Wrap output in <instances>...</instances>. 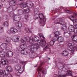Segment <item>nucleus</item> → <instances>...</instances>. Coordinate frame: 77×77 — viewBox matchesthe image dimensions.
<instances>
[{
  "instance_id": "obj_1",
  "label": "nucleus",
  "mask_w": 77,
  "mask_h": 77,
  "mask_svg": "<svg viewBox=\"0 0 77 77\" xmlns=\"http://www.w3.org/2000/svg\"><path fill=\"white\" fill-rule=\"evenodd\" d=\"M30 40H29V42L31 43H32L31 45H29L28 47V48L29 50L30 51H33L34 49H38L39 48V45H40L42 46L45 45L46 44V42L44 40H42L40 42L38 43H35V44H33V42H38L39 41V38L38 36L34 37L33 38L32 36L29 38Z\"/></svg>"
},
{
  "instance_id": "obj_2",
  "label": "nucleus",
  "mask_w": 77,
  "mask_h": 77,
  "mask_svg": "<svg viewBox=\"0 0 77 77\" xmlns=\"http://www.w3.org/2000/svg\"><path fill=\"white\" fill-rule=\"evenodd\" d=\"M38 11H39V8H38L35 9L34 10L35 14L34 17V18L35 20H36V19H38L39 17L41 20L39 23V24L40 26H44L45 24V22H46V18L44 17L42 14L41 13L39 14V13Z\"/></svg>"
},
{
  "instance_id": "obj_3",
  "label": "nucleus",
  "mask_w": 77,
  "mask_h": 77,
  "mask_svg": "<svg viewBox=\"0 0 77 77\" xmlns=\"http://www.w3.org/2000/svg\"><path fill=\"white\" fill-rule=\"evenodd\" d=\"M27 45L26 44L21 45L19 47L18 50L17 51L18 53H20L22 55H25L27 54V51H24L23 50L26 49Z\"/></svg>"
},
{
  "instance_id": "obj_4",
  "label": "nucleus",
  "mask_w": 77,
  "mask_h": 77,
  "mask_svg": "<svg viewBox=\"0 0 77 77\" xmlns=\"http://www.w3.org/2000/svg\"><path fill=\"white\" fill-rule=\"evenodd\" d=\"M29 7L30 8H32L33 6V4L31 1H28L26 3H23L20 5V7L22 9L26 8V7Z\"/></svg>"
},
{
  "instance_id": "obj_5",
  "label": "nucleus",
  "mask_w": 77,
  "mask_h": 77,
  "mask_svg": "<svg viewBox=\"0 0 77 77\" xmlns=\"http://www.w3.org/2000/svg\"><path fill=\"white\" fill-rule=\"evenodd\" d=\"M15 69L17 71H19L20 72H23L24 71V69L22 66L20 64H17L15 66Z\"/></svg>"
},
{
  "instance_id": "obj_6",
  "label": "nucleus",
  "mask_w": 77,
  "mask_h": 77,
  "mask_svg": "<svg viewBox=\"0 0 77 77\" xmlns=\"http://www.w3.org/2000/svg\"><path fill=\"white\" fill-rule=\"evenodd\" d=\"M68 67L67 66H66L65 68H64L63 69H64L65 70H63V71H64V72H67V73L66 74H65V75H62V76H64V75H65V77H66V75H72V72L70 70H68Z\"/></svg>"
},
{
  "instance_id": "obj_7",
  "label": "nucleus",
  "mask_w": 77,
  "mask_h": 77,
  "mask_svg": "<svg viewBox=\"0 0 77 77\" xmlns=\"http://www.w3.org/2000/svg\"><path fill=\"white\" fill-rule=\"evenodd\" d=\"M69 19L73 22L74 26H77V20L74 19L75 17L74 16H69Z\"/></svg>"
},
{
  "instance_id": "obj_8",
  "label": "nucleus",
  "mask_w": 77,
  "mask_h": 77,
  "mask_svg": "<svg viewBox=\"0 0 77 77\" xmlns=\"http://www.w3.org/2000/svg\"><path fill=\"white\" fill-rule=\"evenodd\" d=\"M7 52L6 56L10 58V57H12L13 56L14 53H13L11 51H10L8 49V50H7Z\"/></svg>"
},
{
  "instance_id": "obj_9",
  "label": "nucleus",
  "mask_w": 77,
  "mask_h": 77,
  "mask_svg": "<svg viewBox=\"0 0 77 77\" xmlns=\"http://www.w3.org/2000/svg\"><path fill=\"white\" fill-rule=\"evenodd\" d=\"M6 69L7 70H4V72H5V74H8L9 73V72H12V67L11 66H8L5 67Z\"/></svg>"
},
{
  "instance_id": "obj_10",
  "label": "nucleus",
  "mask_w": 77,
  "mask_h": 77,
  "mask_svg": "<svg viewBox=\"0 0 77 77\" xmlns=\"http://www.w3.org/2000/svg\"><path fill=\"white\" fill-rule=\"evenodd\" d=\"M68 28L69 30L70 31V32H72L74 31L75 33H77V31L75 32L77 30H75V29H77V27L75 26V27H74L73 25H70L69 26Z\"/></svg>"
},
{
  "instance_id": "obj_11",
  "label": "nucleus",
  "mask_w": 77,
  "mask_h": 77,
  "mask_svg": "<svg viewBox=\"0 0 77 77\" xmlns=\"http://www.w3.org/2000/svg\"><path fill=\"white\" fill-rule=\"evenodd\" d=\"M13 20L14 21H19L21 20V17L19 15H16L13 17Z\"/></svg>"
},
{
  "instance_id": "obj_12",
  "label": "nucleus",
  "mask_w": 77,
  "mask_h": 77,
  "mask_svg": "<svg viewBox=\"0 0 77 77\" xmlns=\"http://www.w3.org/2000/svg\"><path fill=\"white\" fill-rule=\"evenodd\" d=\"M65 66V65H62V66H61L60 67H59V69H63V71H62L61 72H60V71H59L58 72V74L59 75H61V76H62V75H63V74H62V72H63V70H64V69H63V68H64V67Z\"/></svg>"
},
{
  "instance_id": "obj_13",
  "label": "nucleus",
  "mask_w": 77,
  "mask_h": 77,
  "mask_svg": "<svg viewBox=\"0 0 77 77\" xmlns=\"http://www.w3.org/2000/svg\"><path fill=\"white\" fill-rule=\"evenodd\" d=\"M7 47H8L7 45H6V44L5 43L2 44L1 45V48L2 49V50H4L5 51H7L8 50H9L6 49L7 48Z\"/></svg>"
},
{
  "instance_id": "obj_14",
  "label": "nucleus",
  "mask_w": 77,
  "mask_h": 77,
  "mask_svg": "<svg viewBox=\"0 0 77 77\" xmlns=\"http://www.w3.org/2000/svg\"><path fill=\"white\" fill-rule=\"evenodd\" d=\"M19 38H20V37L19 36H14L12 38V41H13V42H18V41H19Z\"/></svg>"
},
{
  "instance_id": "obj_15",
  "label": "nucleus",
  "mask_w": 77,
  "mask_h": 77,
  "mask_svg": "<svg viewBox=\"0 0 77 77\" xmlns=\"http://www.w3.org/2000/svg\"><path fill=\"white\" fill-rule=\"evenodd\" d=\"M0 51V57H4L6 56V54L7 53V51Z\"/></svg>"
},
{
  "instance_id": "obj_16",
  "label": "nucleus",
  "mask_w": 77,
  "mask_h": 77,
  "mask_svg": "<svg viewBox=\"0 0 77 77\" xmlns=\"http://www.w3.org/2000/svg\"><path fill=\"white\" fill-rule=\"evenodd\" d=\"M67 49L68 50L71 51L72 53H73L75 51H77V47H74L73 48H71L70 47H68Z\"/></svg>"
},
{
  "instance_id": "obj_17",
  "label": "nucleus",
  "mask_w": 77,
  "mask_h": 77,
  "mask_svg": "<svg viewBox=\"0 0 77 77\" xmlns=\"http://www.w3.org/2000/svg\"><path fill=\"white\" fill-rule=\"evenodd\" d=\"M5 41L7 44H9L11 41V38L10 37H8L7 36H5Z\"/></svg>"
},
{
  "instance_id": "obj_18",
  "label": "nucleus",
  "mask_w": 77,
  "mask_h": 77,
  "mask_svg": "<svg viewBox=\"0 0 77 77\" xmlns=\"http://www.w3.org/2000/svg\"><path fill=\"white\" fill-rule=\"evenodd\" d=\"M10 31H11V33L15 34L18 32V30L15 28H12L10 29Z\"/></svg>"
},
{
  "instance_id": "obj_19",
  "label": "nucleus",
  "mask_w": 77,
  "mask_h": 77,
  "mask_svg": "<svg viewBox=\"0 0 77 77\" xmlns=\"http://www.w3.org/2000/svg\"><path fill=\"white\" fill-rule=\"evenodd\" d=\"M15 25L17 27L19 28H21L23 27L22 23L20 22H16L15 23Z\"/></svg>"
},
{
  "instance_id": "obj_20",
  "label": "nucleus",
  "mask_w": 77,
  "mask_h": 77,
  "mask_svg": "<svg viewBox=\"0 0 77 77\" xmlns=\"http://www.w3.org/2000/svg\"><path fill=\"white\" fill-rule=\"evenodd\" d=\"M20 41L21 43H25L26 42H28V39L26 37H25L23 39H21Z\"/></svg>"
},
{
  "instance_id": "obj_21",
  "label": "nucleus",
  "mask_w": 77,
  "mask_h": 77,
  "mask_svg": "<svg viewBox=\"0 0 77 77\" xmlns=\"http://www.w3.org/2000/svg\"><path fill=\"white\" fill-rule=\"evenodd\" d=\"M17 13L19 15H21L24 14V11L21 9L18 10H17Z\"/></svg>"
},
{
  "instance_id": "obj_22",
  "label": "nucleus",
  "mask_w": 77,
  "mask_h": 77,
  "mask_svg": "<svg viewBox=\"0 0 77 77\" xmlns=\"http://www.w3.org/2000/svg\"><path fill=\"white\" fill-rule=\"evenodd\" d=\"M62 55L64 56H67L68 55V52L66 51H64L62 52Z\"/></svg>"
},
{
  "instance_id": "obj_23",
  "label": "nucleus",
  "mask_w": 77,
  "mask_h": 77,
  "mask_svg": "<svg viewBox=\"0 0 77 77\" xmlns=\"http://www.w3.org/2000/svg\"><path fill=\"white\" fill-rule=\"evenodd\" d=\"M1 62L2 65H6L8 63V61L7 60H2Z\"/></svg>"
},
{
  "instance_id": "obj_24",
  "label": "nucleus",
  "mask_w": 77,
  "mask_h": 77,
  "mask_svg": "<svg viewBox=\"0 0 77 77\" xmlns=\"http://www.w3.org/2000/svg\"><path fill=\"white\" fill-rule=\"evenodd\" d=\"M5 74V72H4L3 70H0V77H4V75Z\"/></svg>"
},
{
  "instance_id": "obj_25",
  "label": "nucleus",
  "mask_w": 77,
  "mask_h": 77,
  "mask_svg": "<svg viewBox=\"0 0 77 77\" xmlns=\"http://www.w3.org/2000/svg\"><path fill=\"white\" fill-rule=\"evenodd\" d=\"M9 5L11 6H14L15 5V2L14 1H12L9 2Z\"/></svg>"
},
{
  "instance_id": "obj_26",
  "label": "nucleus",
  "mask_w": 77,
  "mask_h": 77,
  "mask_svg": "<svg viewBox=\"0 0 77 77\" xmlns=\"http://www.w3.org/2000/svg\"><path fill=\"white\" fill-rule=\"evenodd\" d=\"M58 41L59 42H63V38L62 37H59L58 38Z\"/></svg>"
},
{
  "instance_id": "obj_27",
  "label": "nucleus",
  "mask_w": 77,
  "mask_h": 77,
  "mask_svg": "<svg viewBox=\"0 0 77 77\" xmlns=\"http://www.w3.org/2000/svg\"><path fill=\"white\" fill-rule=\"evenodd\" d=\"M67 29V27L66 26V25L64 24L62 26V27H61V29L62 30H63L64 31H65L66 30V29Z\"/></svg>"
},
{
  "instance_id": "obj_28",
  "label": "nucleus",
  "mask_w": 77,
  "mask_h": 77,
  "mask_svg": "<svg viewBox=\"0 0 77 77\" xmlns=\"http://www.w3.org/2000/svg\"><path fill=\"white\" fill-rule=\"evenodd\" d=\"M72 38L73 41H77V36L73 35L72 36Z\"/></svg>"
},
{
  "instance_id": "obj_29",
  "label": "nucleus",
  "mask_w": 77,
  "mask_h": 77,
  "mask_svg": "<svg viewBox=\"0 0 77 77\" xmlns=\"http://www.w3.org/2000/svg\"><path fill=\"white\" fill-rule=\"evenodd\" d=\"M71 36V33H64V36L66 38H69Z\"/></svg>"
},
{
  "instance_id": "obj_30",
  "label": "nucleus",
  "mask_w": 77,
  "mask_h": 77,
  "mask_svg": "<svg viewBox=\"0 0 77 77\" xmlns=\"http://www.w3.org/2000/svg\"><path fill=\"white\" fill-rule=\"evenodd\" d=\"M39 71H42V73L43 74H46L47 71L46 70L45 71L44 70V68H41L40 69H38Z\"/></svg>"
},
{
  "instance_id": "obj_31",
  "label": "nucleus",
  "mask_w": 77,
  "mask_h": 77,
  "mask_svg": "<svg viewBox=\"0 0 77 77\" xmlns=\"http://www.w3.org/2000/svg\"><path fill=\"white\" fill-rule=\"evenodd\" d=\"M58 20L59 22H57L56 23V24H60L61 23H62L63 22V20L61 18H60L58 19Z\"/></svg>"
},
{
  "instance_id": "obj_32",
  "label": "nucleus",
  "mask_w": 77,
  "mask_h": 77,
  "mask_svg": "<svg viewBox=\"0 0 77 77\" xmlns=\"http://www.w3.org/2000/svg\"><path fill=\"white\" fill-rule=\"evenodd\" d=\"M3 25L5 27H8L9 26V23L7 21H5L3 23Z\"/></svg>"
},
{
  "instance_id": "obj_33",
  "label": "nucleus",
  "mask_w": 77,
  "mask_h": 77,
  "mask_svg": "<svg viewBox=\"0 0 77 77\" xmlns=\"http://www.w3.org/2000/svg\"><path fill=\"white\" fill-rule=\"evenodd\" d=\"M7 11L8 12H11L12 11V8L11 7H10L7 9Z\"/></svg>"
},
{
  "instance_id": "obj_34",
  "label": "nucleus",
  "mask_w": 77,
  "mask_h": 77,
  "mask_svg": "<svg viewBox=\"0 0 77 77\" xmlns=\"http://www.w3.org/2000/svg\"><path fill=\"white\" fill-rule=\"evenodd\" d=\"M17 62L18 60L16 58H13V61H12V63H17Z\"/></svg>"
},
{
  "instance_id": "obj_35",
  "label": "nucleus",
  "mask_w": 77,
  "mask_h": 77,
  "mask_svg": "<svg viewBox=\"0 0 77 77\" xmlns=\"http://www.w3.org/2000/svg\"><path fill=\"white\" fill-rule=\"evenodd\" d=\"M54 34L56 36H58L59 35H60V32L56 31L55 32Z\"/></svg>"
},
{
  "instance_id": "obj_36",
  "label": "nucleus",
  "mask_w": 77,
  "mask_h": 77,
  "mask_svg": "<svg viewBox=\"0 0 77 77\" xmlns=\"http://www.w3.org/2000/svg\"><path fill=\"white\" fill-rule=\"evenodd\" d=\"M40 37L41 38H43V39H45V37H44V35L43 34L40 33L38 34Z\"/></svg>"
},
{
  "instance_id": "obj_37",
  "label": "nucleus",
  "mask_w": 77,
  "mask_h": 77,
  "mask_svg": "<svg viewBox=\"0 0 77 77\" xmlns=\"http://www.w3.org/2000/svg\"><path fill=\"white\" fill-rule=\"evenodd\" d=\"M49 45H47L44 48V50H47V49H48V50H50V48H49Z\"/></svg>"
},
{
  "instance_id": "obj_38",
  "label": "nucleus",
  "mask_w": 77,
  "mask_h": 77,
  "mask_svg": "<svg viewBox=\"0 0 77 77\" xmlns=\"http://www.w3.org/2000/svg\"><path fill=\"white\" fill-rule=\"evenodd\" d=\"M25 30L26 33H30L31 32L29 28H25Z\"/></svg>"
},
{
  "instance_id": "obj_39",
  "label": "nucleus",
  "mask_w": 77,
  "mask_h": 77,
  "mask_svg": "<svg viewBox=\"0 0 77 77\" xmlns=\"http://www.w3.org/2000/svg\"><path fill=\"white\" fill-rule=\"evenodd\" d=\"M54 41H51L50 42V45L52 46V45H54Z\"/></svg>"
},
{
  "instance_id": "obj_40",
  "label": "nucleus",
  "mask_w": 77,
  "mask_h": 77,
  "mask_svg": "<svg viewBox=\"0 0 77 77\" xmlns=\"http://www.w3.org/2000/svg\"><path fill=\"white\" fill-rule=\"evenodd\" d=\"M24 11L25 12H26V13H29L30 12V10H29V9H24Z\"/></svg>"
},
{
  "instance_id": "obj_41",
  "label": "nucleus",
  "mask_w": 77,
  "mask_h": 77,
  "mask_svg": "<svg viewBox=\"0 0 77 77\" xmlns=\"http://www.w3.org/2000/svg\"><path fill=\"white\" fill-rule=\"evenodd\" d=\"M3 18L5 20H8V16L7 15H5L4 16Z\"/></svg>"
},
{
  "instance_id": "obj_42",
  "label": "nucleus",
  "mask_w": 77,
  "mask_h": 77,
  "mask_svg": "<svg viewBox=\"0 0 77 77\" xmlns=\"http://www.w3.org/2000/svg\"><path fill=\"white\" fill-rule=\"evenodd\" d=\"M9 16L11 17H13L14 16V14L13 12H11L10 13Z\"/></svg>"
},
{
  "instance_id": "obj_43",
  "label": "nucleus",
  "mask_w": 77,
  "mask_h": 77,
  "mask_svg": "<svg viewBox=\"0 0 77 77\" xmlns=\"http://www.w3.org/2000/svg\"><path fill=\"white\" fill-rule=\"evenodd\" d=\"M65 11L66 12V13H67L68 14H71V13H72V11L69 10H66Z\"/></svg>"
},
{
  "instance_id": "obj_44",
  "label": "nucleus",
  "mask_w": 77,
  "mask_h": 77,
  "mask_svg": "<svg viewBox=\"0 0 77 77\" xmlns=\"http://www.w3.org/2000/svg\"><path fill=\"white\" fill-rule=\"evenodd\" d=\"M57 36H56L55 35V36L53 38V39H54V40H55L54 41H57V40H58V38H57Z\"/></svg>"
},
{
  "instance_id": "obj_45",
  "label": "nucleus",
  "mask_w": 77,
  "mask_h": 77,
  "mask_svg": "<svg viewBox=\"0 0 77 77\" xmlns=\"http://www.w3.org/2000/svg\"><path fill=\"white\" fill-rule=\"evenodd\" d=\"M65 75H64V76H59V75H54V76L55 77H65Z\"/></svg>"
},
{
  "instance_id": "obj_46",
  "label": "nucleus",
  "mask_w": 77,
  "mask_h": 77,
  "mask_svg": "<svg viewBox=\"0 0 77 77\" xmlns=\"http://www.w3.org/2000/svg\"><path fill=\"white\" fill-rule=\"evenodd\" d=\"M21 73H22V72H20V71H19V72H17L16 74L17 76H20V74H21Z\"/></svg>"
},
{
  "instance_id": "obj_47",
  "label": "nucleus",
  "mask_w": 77,
  "mask_h": 77,
  "mask_svg": "<svg viewBox=\"0 0 77 77\" xmlns=\"http://www.w3.org/2000/svg\"><path fill=\"white\" fill-rule=\"evenodd\" d=\"M20 63H22V64H23V65H26V61L24 62L20 61Z\"/></svg>"
},
{
  "instance_id": "obj_48",
  "label": "nucleus",
  "mask_w": 77,
  "mask_h": 77,
  "mask_svg": "<svg viewBox=\"0 0 77 77\" xmlns=\"http://www.w3.org/2000/svg\"><path fill=\"white\" fill-rule=\"evenodd\" d=\"M4 75H5V77H9V75H10L8 74V73H7L5 74Z\"/></svg>"
},
{
  "instance_id": "obj_49",
  "label": "nucleus",
  "mask_w": 77,
  "mask_h": 77,
  "mask_svg": "<svg viewBox=\"0 0 77 77\" xmlns=\"http://www.w3.org/2000/svg\"><path fill=\"white\" fill-rule=\"evenodd\" d=\"M3 32V28L0 27V33H2V32Z\"/></svg>"
},
{
  "instance_id": "obj_50",
  "label": "nucleus",
  "mask_w": 77,
  "mask_h": 77,
  "mask_svg": "<svg viewBox=\"0 0 77 77\" xmlns=\"http://www.w3.org/2000/svg\"><path fill=\"white\" fill-rule=\"evenodd\" d=\"M67 46L69 47H70L71 46H72V44L70 43H69V44H67Z\"/></svg>"
},
{
  "instance_id": "obj_51",
  "label": "nucleus",
  "mask_w": 77,
  "mask_h": 77,
  "mask_svg": "<svg viewBox=\"0 0 77 77\" xmlns=\"http://www.w3.org/2000/svg\"><path fill=\"white\" fill-rule=\"evenodd\" d=\"M7 33H8V34H9V33H11V29H10V30L8 31Z\"/></svg>"
},
{
  "instance_id": "obj_52",
  "label": "nucleus",
  "mask_w": 77,
  "mask_h": 77,
  "mask_svg": "<svg viewBox=\"0 0 77 77\" xmlns=\"http://www.w3.org/2000/svg\"><path fill=\"white\" fill-rule=\"evenodd\" d=\"M41 74L39 73V72H38V77H41Z\"/></svg>"
},
{
  "instance_id": "obj_53",
  "label": "nucleus",
  "mask_w": 77,
  "mask_h": 77,
  "mask_svg": "<svg viewBox=\"0 0 77 77\" xmlns=\"http://www.w3.org/2000/svg\"><path fill=\"white\" fill-rule=\"evenodd\" d=\"M69 32L68 31H65L64 33H69Z\"/></svg>"
},
{
  "instance_id": "obj_54",
  "label": "nucleus",
  "mask_w": 77,
  "mask_h": 77,
  "mask_svg": "<svg viewBox=\"0 0 77 77\" xmlns=\"http://www.w3.org/2000/svg\"><path fill=\"white\" fill-rule=\"evenodd\" d=\"M8 75H10L9 77H12V75H11V74H9L8 73Z\"/></svg>"
},
{
  "instance_id": "obj_55",
  "label": "nucleus",
  "mask_w": 77,
  "mask_h": 77,
  "mask_svg": "<svg viewBox=\"0 0 77 77\" xmlns=\"http://www.w3.org/2000/svg\"><path fill=\"white\" fill-rule=\"evenodd\" d=\"M28 17H29V16H27V15H26L25 16V18L26 19H27V18H28Z\"/></svg>"
},
{
  "instance_id": "obj_56",
  "label": "nucleus",
  "mask_w": 77,
  "mask_h": 77,
  "mask_svg": "<svg viewBox=\"0 0 77 77\" xmlns=\"http://www.w3.org/2000/svg\"><path fill=\"white\" fill-rule=\"evenodd\" d=\"M2 5H3L2 4V3H1L0 4V8H1V7H2Z\"/></svg>"
},
{
  "instance_id": "obj_57",
  "label": "nucleus",
  "mask_w": 77,
  "mask_h": 77,
  "mask_svg": "<svg viewBox=\"0 0 77 77\" xmlns=\"http://www.w3.org/2000/svg\"><path fill=\"white\" fill-rule=\"evenodd\" d=\"M1 0L2 2H5V0Z\"/></svg>"
},
{
  "instance_id": "obj_58",
  "label": "nucleus",
  "mask_w": 77,
  "mask_h": 77,
  "mask_svg": "<svg viewBox=\"0 0 77 77\" xmlns=\"http://www.w3.org/2000/svg\"><path fill=\"white\" fill-rule=\"evenodd\" d=\"M2 21V18H0V22Z\"/></svg>"
},
{
  "instance_id": "obj_59",
  "label": "nucleus",
  "mask_w": 77,
  "mask_h": 77,
  "mask_svg": "<svg viewBox=\"0 0 77 77\" xmlns=\"http://www.w3.org/2000/svg\"><path fill=\"white\" fill-rule=\"evenodd\" d=\"M33 52H30V53H32V54H33Z\"/></svg>"
},
{
  "instance_id": "obj_60",
  "label": "nucleus",
  "mask_w": 77,
  "mask_h": 77,
  "mask_svg": "<svg viewBox=\"0 0 77 77\" xmlns=\"http://www.w3.org/2000/svg\"><path fill=\"white\" fill-rule=\"evenodd\" d=\"M49 37H50V38L51 37V35H50L49 36Z\"/></svg>"
},
{
  "instance_id": "obj_61",
  "label": "nucleus",
  "mask_w": 77,
  "mask_h": 77,
  "mask_svg": "<svg viewBox=\"0 0 77 77\" xmlns=\"http://www.w3.org/2000/svg\"><path fill=\"white\" fill-rule=\"evenodd\" d=\"M1 67V63H0V67Z\"/></svg>"
},
{
  "instance_id": "obj_62",
  "label": "nucleus",
  "mask_w": 77,
  "mask_h": 77,
  "mask_svg": "<svg viewBox=\"0 0 77 77\" xmlns=\"http://www.w3.org/2000/svg\"><path fill=\"white\" fill-rule=\"evenodd\" d=\"M48 59H49V60H50V58H48Z\"/></svg>"
},
{
  "instance_id": "obj_63",
  "label": "nucleus",
  "mask_w": 77,
  "mask_h": 77,
  "mask_svg": "<svg viewBox=\"0 0 77 77\" xmlns=\"http://www.w3.org/2000/svg\"><path fill=\"white\" fill-rule=\"evenodd\" d=\"M75 77H77V76H75Z\"/></svg>"
},
{
  "instance_id": "obj_64",
  "label": "nucleus",
  "mask_w": 77,
  "mask_h": 77,
  "mask_svg": "<svg viewBox=\"0 0 77 77\" xmlns=\"http://www.w3.org/2000/svg\"><path fill=\"white\" fill-rule=\"evenodd\" d=\"M77 0H75V1H77Z\"/></svg>"
}]
</instances>
